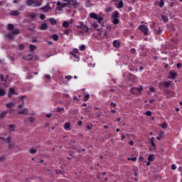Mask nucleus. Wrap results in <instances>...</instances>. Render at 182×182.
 <instances>
[{"mask_svg":"<svg viewBox=\"0 0 182 182\" xmlns=\"http://www.w3.org/2000/svg\"><path fill=\"white\" fill-rule=\"evenodd\" d=\"M139 29L141 31V32H143L144 35H149V28H147L146 26H139Z\"/></svg>","mask_w":182,"mask_h":182,"instance_id":"f257e3e1","label":"nucleus"},{"mask_svg":"<svg viewBox=\"0 0 182 182\" xmlns=\"http://www.w3.org/2000/svg\"><path fill=\"white\" fill-rule=\"evenodd\" d=\"M34 4V8H38L42 5L43 0H33Z\"/></svg>","mask_w":182,"mask_h":182,"instance_id":"f03ea898","label":"nucleus"},{"mask_svg":"<svg viewBox=\"0 0 182 182\" xmlns=\"http://www.w3.org/2000/svg\"><path fill=\"white\" fill-rule=\"evenodd\" d=\"M142 90H143V87L140 86L139 87L132 89V93L134 94V93H136V92H139V93H141Z\"/></svg>","mask_w":182,"mask_h":182,"instance_id":"7ed1b4c3","label":"nucleus"},{"mask_svg":"<svg viewBox=\"0 0 182 182\" xmlns=\"http://www.w3.org/2000/svg\"><path fill=\"white\" fill-rule=\"evenodd\" d=\"M9 15H11L12 16H18L21 15V12L19 11H11Z\"/></svg>","mask_w":182,"mask_h":182,"instance_id":"20e7f679","label":"nucleus"},{"mask_svg":"<svg viewBox=\"0 0 182 182\" xmlns=\"http://www.w3.org/2000/svg\"><path fill=\"white\" fill-rule=\"evenodd\" d=\"M41 31H46L48 29V24L46 23H42L39 27Z\"/></svg>","mask_w":182,"mask_h":182,"instance_id":"39448f33","label":"nucleus"},{"mask_svg":"<svg viewBox=\"0 0 182 182\" xmlns=\"http://www.w3.org/2000/svg\"><path fill=\"white\" fill-rule=\"evenodd\" d=\"M26 5L27 6H33V8H35V4H33V0H27L26 1Z\"/></svg>","mask_w":182,"mask_h":182,"instance_id":"423d86ee","label":"nucleus"},{"mask_svg":"<svg viewBox=\"0 0 182 182\" xmlns=\"http://www.w3.org/2000/svg\"><path fill=\"white\" fill-rule=\"evenodd\" d=\"M68 5H69L68 4V2H66V3H61L60 1H58L57 2V6H60L61 8H66V7H68Z\"/></svg>","mask_w":182,"mask_h":182,"instance_id":"0eeeda50","label":"nucleus"},{"mask_svg":"<svg viewBox=\"0 0 182 182\" xmlns=\"http://www.w3.org/2000/svg\"><path fill=\"white\" fill-rule=\"evenodd\" d=\"M176 77H177V73L173 72L169 73V79H176Z\"/></svg>","mask_w":182,"mask_h":182,"instance_id":"6e6552de","label":"nucleus"},{"mask_svg":"<svg viewBox=\"0 0 182 182\" xmlns=\"http://www.w3.org/2000/svg\"><path fill=\"white\" fill-rule=\"evenodd\" d=\"M114 48H120V41L115 40L113 41Z\"/></svg>","mask_w":182,"mask_h":182,"instance_id":"1a4fd4ad","label":"nucleus"},{"mask_svg":"<svg viewBox=\"0 0 182 182\" xmlns=\"http://www.w3.org/2000/svg\"><path fill=\"white\" fill-rule=\"evenodd\" d=\"M25 60H32L33 59V57L32 56V54H28L26 56L23 57Z\"/></svg>","mask_w":182,"mask_h":182,"instance_id":"9d476101","label":"nucleus"},{"mask_svg":"<svg viewBox=\"0 0 182 182\" xmlns=\"http://www.w3.org/2000/svg\"><path fill=\"white\" fill-rule=\"evenodd\" d=\"M9 112L8 111H3L0 113V119H4L6 115L8 114Z\"/></svg>","mask_w":182,"mask_h":182,"instance_id":"9b49d317","label":"nucleus"},{"mask_svg":"<svg viewBox=\"0 0 182 182\" xmlns=\"http://www.w3.org/2000/svg\"><path fill=\"white\" fill-rule=\"evenodd\" d=\"M62 11H63V9H62L60 6H58V7L55 9V13L58 15H60V14H62Z\"/></svg>","mask_w":182,"mask_h":182,"instance_id":"f8f14e48","label":"nucleus"},{"mask_svg":"<svg viewBox=\"0 0 182 182\" xmlns=\"http://www.w3.org/2000/svg\"><path fill=\"white\" fill-rule=\"evenodd\" d=\"M48 21L50 22L51 25H56V23H58V21H56V19L54 18H50Z\"/></svg>","mask_w":182,"mask_h":182,"instance_id":"ddd939ff","label":"nucleus"},{"mask_svg":"<svg viewBox=\"0 0 182 182\" xmlns=\"http://www.w3.org/2000/svg\"><path fill=\"white\" fill-rule=\"evenodd\" d=\"M43 12H49L52 9L51 7H49L48 6H45L44 7L42 8Z\"/></svg>","mask_w":182,"mask_h":182,"instance_id":"4468645a","label":"nucleus"},{"mask_svg":"<svg viewBox=\"0 0 182 182\" xmlns=\"http://www.w3.org/2000/svg\"><path fill=\"white\" fill-rule=\"evenodd\" d=\"M5 38H6V39H9V41H12L14 36L11 33H7L5 35Z\"/></svg>","mask_w":182,"mask_h":182,"instance_id":"2eb2a0df","label":"nucleus"},{"mask_svg":"<svg viewBox=\"0 0 182 182\" xmlns=\"http://www.w3.org/2000/svg\"><path fill=\"white\" fill-rule=\"evenodd\" d=\"M28 18H30V19H35V18H36V14L29 13Z\"/></svg>","mask_w":182,"mask_h":182,"instance_id":"dca6fc26","label":"nucleus"},{"mask_svg":"<svg viewBox=\"0 0 182 182\" xmlns=\"http://www.w3.org/2000/svg\"><path fill=\"white\" fill-rule=\"evenodd\" d=\"M64 128L65 129V130H70V124L69 122H66L64 124Z\"/></svg>","mask_w":182,"mask_h":182,"instance_id":"f3484780","label":"nucleus"},{"mask_svg":"<svg viewBox=\"0 0 182 182\" xmlns=\"http://www.w3.org/2000/svg\"><path fill=\"white\" fill-rule=\"evenodd\" d=\"M112 18H119V11H115L112 13Z\"/></svg>","mask_w":182,"mask_h":182,"instance_id":"a211bd4d","label":"nucleus"},{"mask_svg":"<svg viewBox=\"0 0 182 182\" xmlns=\"http://www.w3.org/2000/svg\"><path fill=\"white\" fill-rule=\"evenodd\" d=\"M112 23H114V25H117L119 22V18H112Z\"/></svg>","mask_w":182,"mask_h":182,"instance_id":"6ab92c4d","label":"nucleus"},{"mask_svg":"<svg viewBox=\"0 0 182 182\" xmlns=\"http://www.w3.org/2000/svg\"><path fill=\"white\" fill-rule=\"evenodd\" d=\"M52 39H53V41H58L59 40V36H58V34H53V36H51Z\"/></svg>","mask_w":182,"mask_h":182,"instance_id":"aec40b11","label":"nucleus"},{"mask_svg":"<svg viewBox=\"0 0 182 182\" xmlns=\"http://www.w3.org/2000/svg\"><path fill=\"white\" fill-rule=\"evenodd\" d=\"M9 127L10 129H9L10 133L12 132H15V126L14 124L9 125Z\"/></svg>","mask_w":182,"mask_h":182,"instance_id":"412c9836","label":"nucleus"},{"mask_svg":"<svg viewBox=\"0 0 182 182\" xmlns=\"http://www.w3.org/2000/svg\"><path fill=\"white\" fill-rule=\"evenodd\" d=\"M6 107L10 108V107H15V103L14 102H10L6 104Z\"/></svg>","mask_w":182,"mask_h":182,"instance_id":"4be33fe9","label":"nucleus"},{"mask_svg":"<svg viewBox=\"0 0 182 182\" xmlns=\"http://www.w3.org/2000/svg\"><path fill=\"white\" fill-rule=\"evenodd\" d=\"M0 140H6L7 143H11V136H9L7 139L1 136Z\"/></svg>","mask_w":182,"mask_h":182,"instance_id":"5701e85b","label":"nucleus"},{"mask_svg":"<svg viewBox=\"0 0 182 182\" xmlns=\"http://www.w3.org/2000/svg\"><path fill=\"white\" fill-rule=\"evenodd\" d=\"M81 28L82 29H83V31H85V32H89V28H87V26L85 25H82Z\"/></svg>","mask_w":182,"mask_h":182,"instance_id":"b1692460","label":"nucleus"},{"mask_svg":"<svg viewBox=\"0 0 182 182\" xmlns=\"http://www.w3.org/2000/svg\"><path fill=\"white\" fill-rule=\"evenodd\" d=\"M18 113H19V114H26V113H28V109H24L22 111H19Z\"/></svg>","mask_w":182,"mask_h":182,"instance_id":"393cba45","label":"nucleus"},{"mask_svg":"<svg viewBox=\"0 0 182 182\" xmlns=\"http://www.w3.org/2000/svg\"><path fill=\"white\" fill-rule=\"evenodd\" d=\"M155 32L157 35H160L161 33V28L160 27L155 28Z\"/></svg>","mask_w":182,"mask_h":182,"instance_id":"a878e982","label":"nucleus"},{"mask_svg":"<svg viewBox=\"0 0 182 182\" xmlns=\"http://www.w3.org/2000/svg\"><path fill=\"white\" fill-rule=\"evenodd\" d=\"M90 18H92V19H96L97 18V15L95 13H92L90 14Z\"/></svg>","mask_w":182,"mask_h":182,"instance_id":"bb28decb","label":"nucleus"},{"mask_svg":"<svg viewBox=\"0 0 182 182\" xmlns=\"http://www.w3.org/2000/svg\"><path fill=\"white\" fill-rule=\"evenodd\" d=\"M123 6H124L123 1H120L118 3V5H117V8L121 9V8H123Z\"/></svg>","mask_w":182,"mask_h":182,"instance_id":"cd10ccee","label":"nucleus"},{"mask_svg":"<svg viewBox=\"0 0 182 182\" xmlns=\"http://www.w3.org/2000/svg\"><path fill=\"white\" fill-rule=\"evenodd\" d=\"M14 24L9 23V24L8 25V29H9V31H14Z\"/></svg>","mask_w":182,"mask_h":182,"instance_id":"c85d7f7f","label":"nucleus"},{"mask_svg":"<svg viewBox=\"0 0 182 182\" xmlns=\"http://www.w3.org/2000/svg\"><path fill=\"white\" fill-rule=\"evenodd\" d=\"M153 160H154V155H153V154L149 155L148 157V161H153Z\"/></svg>","mask_w":182,"mask_h":182,"instance_id":"c756f323","label":"nucleus"},{"mask_svg":"<svg viewBox=\"0 0 182 182\" xmlns=\"http://www.w3.org/2000/svg\"><path fill=\"white\" fill-rule=\"evenodd\" d=\"M12 33H13V35H19L21 33V32H19L18 29H16L12 31Z\"/></svg>","mask_w":182,"mask_h":182,"instance_id":"7c9ffc66","label":"nucleus"},{"mask_svg":"<svg viewBox=\"0 0 182 182\" xmlns=\"http://www.w3.org/2000/svg\"><path fill=\"white\" fill-rule=\"evenodd\" d=\"M29 48H30V50L32 52V51H33V50H35V49H36V46H35L34 45H32V44H31L30 46H29Z\"/></svg>","mask_w":182,"mask_h":182,"instance_id":"2f4dec72","label":"nucleus"},{"mask_svg":"<svg viewBox=\"0 0 182 182\" xmlns=\"http://www.w3.org/2000/svg\"><path fill=\"white\" fill-rule=\"evenodd\" d=\"M28 122H30L31 123H33V122H35V117H28Z\"/></svg>","mask_w":182,"mask_h":182,"instance_id":"473e14b6","label":"nucleus"},{"mask_svg":"<svg viewBox=\"0 0 182 182\" xmlns=\"http://www.w3.org/2000/svg\"><path fill=\"white\" fill-rule=\"evenodd\" d=\"M63 26L64 28H68L69 27V22L68 21H64L63 23Z\"/></svg>","mask_w":182,"mask_h":182,"instance_id":"72a5a7b5","label":"nucleus"},{"mask_svg":"<svg viewBox=\"0 0 182 182\" xmlns=\"http://www.w3.org/2000/svg\"><path fill=\"white\" fill-rule=\"evenodd\" d=\"M5 95H6V92H5V90L0 89V96H5Z\"/></svg>","mask_w":182,"mask_h":182,"instance_id":"f704fd0d","label":"nucleus"},{"mask_svg":"<svg viewBox=\"0 0 182 182\" xmlns=\"http://www.w3.org/2000/svg\"><path fill=\"white\" fill-rule=\"evenodd\" d=\"M164 86L166 87H170V86L171 85V83L170 82H165L164 83Z\"/></svg>","mask_w":182,"mask_h":182,"instance_id":"c9c22d12","label":"nucleus"},{"mask_svg":"<svg viewBox=\"0 0 182 182\" xmlns=\"http://www.w3.org/2000/svg\"><path fill=\"white\" fill-rule=\"evenodd\" d=\"M161 19H163L164 22H168V18L166 16L162 15Z\"/></svg>","mask_w":182,"mask_h":182,"instance_id":"e433bc0d","label":"nucleus"},{"mask_svg":"<svg viewBox=\"0 0 182 182\" xmlns=\"http://www.w3.org/2000/svg\"><path fill=\"white\" fill-rule=\"evenodd\" d=\"M90 97V95H86L83 99L84 102H87L89 100V98Z\"/></svg>","mask_w":182,"mask_h":182,"instance_id":"4c0bfd02","label":"nucleus"},{"mask_svg":"<svg viewBox=\"0 0 182 182\" xmlns=\"http://www.w3.org/2000/svg\"><path fill=\"white\" fill-rule=\"evenodd\" d=\"M46 16L45 14H41L40 15V19H41V21H43L44 19H46Z\"/></svg>","mask_w":182,"mask_h":182,"instance_id":"58836bf2","label":"nucleus"},{"mask_svg":"<svg viewBox=\"0 0 182 182\" xmlns=\"http://www.w3.org/2000/svg\"><path fill=\"white\" fill-rule=\"evenodd\" d=\"M159 6H160V8H163V6H164V0H161L160 1Z\"/></svg>","mask_w":182,"mask_h":182,"instance_id":"ea45409f","label":"nucleus"},{"mask_svg":"<svg viewBox=\"0 0 182 182\" xmlns=\"http://www.w3.org/2000/svg\"><path fill=\"white\" fill-rule=\"evenodd\" d=\"M24 48H25V46H24L23 44H20V45L18 46V49H19L20 50H23Z\"/></svg>","mask_w":182,"mask_h":182,"instance_id":"a19ab883","label":"nucleus"},{"mask_svg":"<svg viewBox=\"0 0 182 182\" xmlns=\"http://www.w3.org/2000/svg\"><path fill=\"white\" fill-rule=\"evenodd\" d=\"M95 19H96L97 21H98L99 23H100L102 22V21H103V18H101V17H100V16H97V18H95Z\"/></svg>","mask_w":182,"mask_h":182,"instance_id":"79ce46f5","label":"nucleus"},{"mask_svg":"<svg viewBox=\"0 0 182 182\" xmlns=\"http://www.w3.org/2000/svg\"><path fill=\"white\" fill-rule=\"evenodd\" d=\"M9 93L11 95H15V90H14V88H10Z\"/></svg>","mask_w":182,"mask_h":182,"instance_id":"37998d69","label":"nucleus"},{"mask_svg":"<svg viewBox=\"0 0 182 182\" xmlns=\"http://www.w3.org/2000/svg\"><path fill=\"white\" fill-rule=\"evenodd\" d=\"M150 142L151 143L152 146L154 147H156V144H154V137H152L150 140Z\"/></svg>","mask_w":182,"mask_h":182,"instance_id":"c03bdc74","label":"nucleus"},{"mask_svg":"<svg viewBox=\"0 0 182 182\" xmlns=\"http://www.w3.org/2000/svg\"><path fill=\"white\" fill-rule=\"evenodd\" d=\"M127 160L129 161L132 160V161H136L137 160V157L127 158Z\"/></svg>","mask_w":182,"mask_h":182,"instance_id":"a18cd8bd","label":"nucleus"},{"mask_svg":"<svg viewBox=\"0 0 182 182\" xmlns=\"http://www.w3.org/2000/svg\"><path fill=\"white\" fill-rule=\"evenodd\" d=\"M0 79L2 82H5V83H6V79L4 78V75H0Z\"/></svg>","mask_w":182,"mask_h":182,"instance_id":"49530a36","label":"nucleus"},{"mask_svg":"<svg viewBox=\"0 0 182 182\" xmlns=\"http://www.w3.org/2000/svg\"><path fill=\"white\" fill-rule=\"evenodd\" d=\"M86 49V46L82 45L80 46V50H85Z\"/></svg>","mask_w":182,"mask_h":182,"instance_id":"de8ad7c7","label":"nucleus"},{"mask_svg":"<svg viewBox=\"0 0 182 182\" xmlns=\"http://www.w3.org/2000/svg\"><path fill=\"white\" fill-rule=\"evenodd\" d=\"M162 129H167V123L164 122L161 125Z\"/></svg>","mask_w":182,"mask_h":182,"instance_id":"09e8293b","label":"nucleus"},{"mask_svg":"<svg viewBox=\"0 0 182 182\" xmlns=\"http://www.w3.org/2000/svg\"><path fill=\"white\" fill-rule=\"evenodd\" d=\"M29 153H31V154H36V149H31Z\"/></svg>","mask_w":182,"mask_h":182,"instance_id":"8fccbe9b","label":"nucleus"},{"mask_svg":"<svg viewBox=\"0 0 182 182\" xmlns=\"http://www.w3.org/2000/svg\"><path fill=\"white\" fill-rule=\"evenodd\" d=\"M110 11H112V6H108V7L105 9V12H110Z\"/></svg>","mask_w":182,"mask_h":182,"instance_id":"3c124183","label":"nucleus"},{"mask_svg":"<svg viewBox=\"0 0 182 182\" xmlns=\"http://www.w3.org/2000/svg\"><path fill=\"white\" fill-rule=\"evenodd\" d=\"M177 168V166H176V164L171 165V170H176Z\"/></svg>","mask_w":182,"mask_h":182,"instance_id":"603ef678","label":"nucleus"},{"mask_svg":"<svg viewBox=\"0 0 182 182\" xmlns=\"http://www.w3.org/2000/svg\"><path fill=\"white\" fill-rule=\"evenodd\" d=\"M45 77H46V79H48V80H50V79H52V77H50V76L49 75H45Z\"/></svg>","mask_w":182,"mask_h":182,"instance_id":"864d4df0","label":"nucleus"},{"mask_svg":"<svg viewBox=\"0 0 182 182\" xmlns=\"http://www.w3.org/2000/svg\"><path fill=\"white\" fill-rule=\"evenodd\" d=\"M77 153H82V151H86L85 148L82 149L81 150H77Z\"/></svg>","mask_w":182,"mask_h":182,"instance_id":"5fc2aeb1","label":"nucleus"},{"mask_svg":"<svg viewBox=\"0 0 182 182\" xmlns=\"http://www.w3.org/2000/svg\"><path fill=\"white\" fill-rule=\"evenodd\" d=\"M73 51L74 53H78L79 50H77V48H73Z\"/></svg>","mask_w":182,"mask_h":182,"instance_id":"6e6d98bb","label":"nucleus"},{"mask_svg":"<svg viewBox=\"0 0 182 182\" xmlns=\"http://www.w3.org/2000/svg\"><path fill=\"white\" fill-rule=\"evenodd\" d=\"M129 146H134V142L131 140L129 141Z\"/></svg>","mask_w":182,"mask_h":182,"instance_id":"4d7b16f0","label":"nucleus"},{"mask_svg":"<svg viewBox=\"0 0 182 182\" xmlns=\"http://www.w3.org/2000/svg\"><path fill=\"white\" fill-rule=\"evenodd\" d=\"M70 54L72 55L74 58H77V55L76 54H74L72 51L70 52Z\"/></svg>","mask_w":182,"mask_h":182,"instance_id":"13d9d810","label":"nucleus"},{"mask_svg":"<svg viewBox=\"0 0 182 182\" xmlns=\"http://www.w3.org/2000/svg\"><path fill=\"white\" fill-rule=\"evenodd\" d=\"M146 116H151V112L147 111V112H146Z\"/></svg>","mask_w":182,"mask_h":182,"instance_id":"bf43d9fd","label":"nucleus"},{"mask_svg":"<svg viewBox=\"0 0 182 182\" xmlns=\"http://www.w3.org/2000/svg\"><path fill=\"white\" fill-rule=\"evenodd\" d=\"M9 113H10L11 114L15 113V109H10V110H9Z\"/></svg>","mask_w":182,"mask_h":182,"instance_id":"052dcab7","label":"nucleus"},{"mask_svg":"<svg viewBox=\"0 0 182 182\" xmlns=\"http://www.w3.org/2000/svg\"><path fill=\"white\" fill-rule=\"evenodd\" d=\"M72 76L70 75H68V76H65V79H68V80H70V79H72Z\"/></svg>","mask_w":182,"mask_h":182,"instance_id":"680f3d73","label":"nucleus"},{"mask_svg":"<svg viewBox=\"0 0 182 182\" xmlns=\"http://www.w3.org/2000/svg\"><path fill=\"white\" fill-rule=\"evenodd\" d=\"M62 111H63V108H57L56 109V112H62Z\"/></svg>","mask_w":182,"mask_h":182,"instance_id":"e2e57ef3","label":"nucleus"},{"mask_svg":"<svg viewBox=\"0 0 182 182\" xmlns=\"http://www.w3.org/2000/svg\"><path fill=\"white\" fill-rule=\"evenodd\" d=\"M32 77H33L32 75H29L26 76V79H32Z\"/></svg>","mask_w":182,"mask_h":182,"instance_id":"0e129e2a","label":"nucleus"},{"mask_svg":"<svg viewBox=\"0 0 182 182\" xmlns=\"http://www.w3.org/2000/svg\"><path fill=\"white\" fill-rule=\"evenodd\" d=\"M130 52H131V53H136V49L132 48Z\"/></svg>","mask_w":182,"mask_h":182,"instance_id":"69168bd1","label":"nucleus"},{"mask_svg":"<svg viewBox=\"0 0 182 182\" xmlns=\"http://www.w3.org/2000/svg\"><path fill=\"white\" fill-rule=\"evenodd\" d=\"M46 117H48V118L52 117V113L47 114Z\"/></svg>","mask_w":182,"mask_h":182,"instance_id":"338daca9","label":"nucleus"},{"mask_svg":"<svg viewBox=\"0 0 182 182\" xmlns=\"http://www.w3.org/2000/svg\"><path fill=\"white\" fill-rule=\"evenodd\" d=\"M82 124H83V122L82 121H79L77 123L78 126H82Z\"/></svg>","mask_w":182,"mask_h":182,"instance_id":"774afa93","label":"nucleus"}]
</instances>
